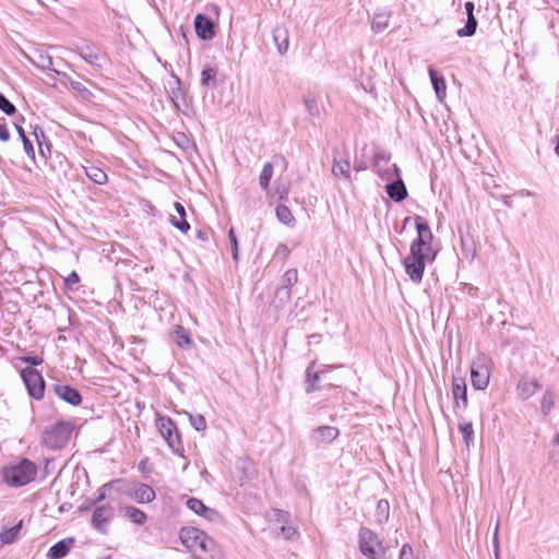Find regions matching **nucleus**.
<instances>
[{"label": "nucleus", "mask_w": 559, "mask_h": 559, "mask_svg": "<svg viewBox=\"0 0 559 559\" xmlns=\"http://www.w3.org/2000/svg\"><path fill=\"white\" fill-rule=\"evenodd\" d=\"M415 226L417 239L413 242L404 265L411 280H421L426 262L432 261L436 252L431 248L432 233L427 222L420 216H415Z\"/></svg>", "instance_id": "obj_1"}, {"label": "nucleus", "mask_w": 559, "mask_h": 559, "mask_svg": "<svg viewBox=\"0 0 559 559\" xmlns=\"http://www.w3.org/2000/svg\"><path fill=\"white\" fill-rule=\"evenodd\" d=\"M37 472L35 463L28 459H21L3 466L1 475L8 486L19 488L35 480Z\"/></svg>", "instance_id": "obj_2"}, {"label": "nucleus", "mask_w": 559, "mask_h": 559, "mask_svg": "<svg viewBox=\"0 0 559 559\" xmlns=\"http://www.w3.org/2000/svg\"><path fill=\"white\" fill-rule=\"evenodd\" d=\"M179 537L181 543L197 558H202L206 555L212 556L215 550L216 545L213 538L195 527L182 528Z\"/></svg>", "instance_id": "obj_3"}, {"label": "nucleus", "mask_w": 559, "mask_h": 559, "mask_svg": "<svg viewBox=\"0 0 559 559\" xmlns=\"http://www.w3.org/2000/svg\"><path fill=\"white\" fill-rule=\"evenodd\" d=\"M72 430L71 423L59 420L41 432V444L51 450H60L68 444Z\"/></svg>", "instance_id": "obj_4"}, {"label": "nucleus", "mask_w": 559, "mask_h": 559, "mask_svg": "<svg viewBox=\"0 0 559 559\" xmlns=\"http://www.w3.org/2000/svg\"><path fill=\"white\" fill-rule=\"evenodd\" d=\"M156 425L169 449L175 454L183 456L182 440L176 424L169 417L159 416Z\"/></svg>", "instance_id": "obj_5"}, {"label": "nucleus", "mask_w": 559, "mask_h": 559, "mask_svg": "<svg viewBox=\"0 0 559 559\" xmlns=\"http://www.w3.org/2000/svg\"><path fill=\"white\" fill-rule=\"evenodd\" d=\"M492 361L486 355L477 356L471 365V382L475 390H485L490 380Z\"/></svg>", "instance_id": "obj_6"}, {"label": "nucleus", "mask_w": 559, "mask_h": 559, "mask_svg": "<svg viewBox=\"0 0 559 559\" xmlns=\"http://www.w3.org/2000/svg\"><path fill=\"white\" fill-rule=\"evenodd\" d=\"M117 491L142 504L152 502L156 497L155 490L150 485L124 479H121V487H118Z\"/></svg>", "instance_id": "obj_7"}, {"label": "nucleus", "mask_w": 559, "mask_h": 559, "mask_svg": "<svg viewBox=\"0 0 559 559\" xmlns=\"http://www.w3.org/2000/svg\"><path fill=\"white\" fill-rule=\"evenodd\" d=\"M358 537L359 549L365 557L369 558L374 555H384L382 542L373 531L368 527H361Z\"/></svg>", "instance_id": "obj_8"}, {"label": "nucleus", "mask_w": 559, "mask_h": 559, "mask_svg": "<svg viewBox=\"0 0 559 559\" xmlns=\"http://www.w3.org/2000/svg\"><path fill=\"white\" fill-rule=\"evenodd\" d=\"M21 377L26 385L28 394L35 400L43 399L45 393V381L43 376L33 367H26L21 371Z\"/></svg>", "instance_id": "obj_9"}, {"label": "nucleus", "mask_w": 559, "mask_h": 559, "mask_svg": "<svg viewBox=\"0 0 559 559\" xmlns=\"http://www.w3.org/2000/svg\"><path fill=\"white\" fill-rule=\"evenodd\" d=\"M390 154L382 151L373 155L372 169L386 181L393 180L394 176L399 177L400 173V168L395 164L390 165Z\"/></svg>", "instance_id": "obj_10"}, {"label": "nucleus", "mask_w": 559, "mask_h": 559, "mask_svg": "<svg viewBox=\"0 0 559 559\" xmlns=\"http://www.w3.org/2000/svg\"><path fill=\"white\" fill-rule=\"evenodd\" d=\"M115 515V509L110 504H103L97 507L92 515V525L93 527L102 534L107 533V527L109 522L112 520Z\"/></svg>", "instance_id": "obj_11"}, {"label": "nucleus", "mask_w": 559, "mask_h": 559, "mask_svg": "<svg viewBox=\"0 0 559 559\" xmlns=\"http://www.w3.org/2000/svg\"><path fill=\"white\" fill-rule=\"evenodd\" d=\"M74 51L80 55V57L93 67H100V60L103 59V53L100 48L91 43H83L81 45H75Z\"/></svg>", "instance_id": "obj_12"}, {"label": "nucleus", "mask_w": 559, "mask_h": 559, "mask_svg": "<svg viewBox=\"0 0 559 559\" xmlns=\"http://www.w3.org/2000/svg\"><path fill=\"white\" fill-rule=\"evenodd\" d=\"M187 507L195 514L201 515L205 520L217 523L222 521V516L215 509L206 507L201 500L190 498L187 500Z\"/></svg>", "instance_id": "obj_13"}, {"label": "nucleus", "mask_w": 559, "mask_h": 559, "mask_svg": "<svg viewBox=\"0 0 559 559\" xmlns=\"http://www.w3.org/2000/svg\"><path fill=\"white\" fill-rule=\"evenodd\" d=\"M340 435V431L336 427L333 426H319L313 429L311 433V440L316 443V445L330 444L334 441Z\"/></svg>", "instance_id": "obj_14"}, {"label": "nucleus", "mask_w": 559, "mask_h": 559, "mask_svg": "<svg viewBox=\"0 0 559 559\" xmlns=\"http://www.w3.org/2000/svg\"><path fill=\"white\" fill-rule=\"evenodd\" d=\"M194 28L197 35L203 40H210L215 36L213 22L203 14H198L195 16Z\"/></svg>", "instance_id": "obj_15"}, {"label": "nucleus", "mask_w": 559, "mask_h": 559, "mask_svg": "<svg viewBox=\"0 0 559 559\" xmlns=\"http://www.w3.org/2000/svg\"><path fill=\"white\" fill-rule=\"evenodd\" d=\"M452 395L457 408L467 407V386L464 378H453Z\"/></svg>", "instance_id": "obj_16"}, {"label": "nucleus", "mask_w": 559, "mask_h": 559, "mask_svg": "<svg viewBox=\"0 0 559 559\" xmlns=\"http://www.w3.org/2000/svg\"><path fill=\"white\" fill-rule=\"evenodd\" d=\"M53 391L58 397L63 400L64 402L71 404V405H79L82 401L81 394L79 391L72 386L63 385V384H56L53 386Z\"/></svg>", "instance_id": "obj_17"}, {"label": "nucleus", "mask_w": 559, "mask_h": 559, "mask_svg": "<svg viewBox=\"0 0 559 559\" xmlns=\"http://www.w3.org/2000/svg\"><path fill=\"white\" fill-rule=\"evenodd\" d=\"M314 366H316V362L312 361L306 370V392L307 393H312V392L319 390L320 388L317 385V383L320 381L321 376L325 371L333 368L331 366H326L324 369L316 371Z\"/></svg>", "instance_id": "obj_18"}, {"label": "nucleus", "mask_w": 559, "mask_h": 559, "mask_svg": "<svg viewBox=\"0 0 559 559\" xmlns=\"http://www.w3.org/2000/svg\"><path fill=\"white\" fill-rule=\"evenodd\" d=\"M332 174H333V176H335L337 178L342 177V178L350 181L349 158L347 156L337 157L336 154L334 153Z\"/></svg>", "instance_id": "obj_19"}, {"label": "nucleus", "mask_w": 559, "mask_h": 559, "mask_svg": "<svg viewBox=\"0 0 559 559\" xmlns=\"http://www.w3.org/2000/svg\"><path fill=\"white\" fill-rule=\"evenodd\" d=\"M385 188L388 195L395 202H402L407 197L406 187L400 177L388 183Z\"/></svg>", "instance_id": "obj_20"}, {"label": "nucleus", "mask_w": 559, "mask_h": 559, "mask_svg": "<svg viewBox=\"0 0 559 559\" xmlns=\"http://www.w3.org/2000/svg\"><path fill=\"white\" fill-rule=\"evenodd\" d=\"M428 73L433 86V90L439 99H442L445 96V82L442 75H440L432 67H429Z\"/></svg>", "instance_id": "obj_21"}, {"label": "nucleus", "mask_w": 559, "mask_h": 559, "mask_svg": "<svg viewBox=\"0 0 559 559\" xmlns=\"http://www.w3.org/2000/svg\"><path fill=\"white\" fill-rule=\"evenodd\" d=\"M72 544V539L66 540L62 539L51 546L48 550V556L52 559H61L68 555L70 551V547Z\"/></svg>", "instance_id": "obj_22"}, {"label": "nucleus", "mask_w": 559, "mask_h": 559, "mask_svg": "<svg viewBox=\"0 0 559 559\" xmlns=\"http://www.w3.org/2000/svg\"><path fill=\"white\" fill-rule=\"evenodd\" d=\"M391 14L388 12H378L373 14L371 28L373 32L380 33L386 29L390 25Z\"/></svg>", "instance_id": "obj_23"}, {"label": "nucleus", "mask_w": 559, "mask_h": 559, "mask_svg": "<svg viewBox=\"0 0 559 559\" xmlns=\"http://www.w3.org/2000/svg\"><path fill=\"white\" fill-rule=\"evenodd\" d=\"M84 174L97 185H105L108 180L107 174L97 166L84 167Z\"/></svg>", "instance_id": "obj_24"}, {"label": "nucleus", "mask_w": 559, "mask_h": 559, "mask_svg": "<svg viewBox=\"0 0 559 559\" xmlns=\"http://www.w3.org/2000/svg\"><path fill=\"white\" fill-rule=\"evenodd\" d=\"M217 69L209 67L201 72V85L207 88H215L217 86L216 81Z\"/></svg>", "instance_id": "obj_25"}, {"label": "nucleus", "mask_w": 559, "mask_h": 559, "mask_svg": "<svg viewBox=\"0 0 559 559\" xmlns=\"http://www.w3.org/2000/svg\"><path fill=\"white\" fill-rule=\"evenodd\" d=\"M21 527L22 522L10 528H3L0 533V543H2V546L14 543L17 539Z\"/></svg>", "instance_id": "obj_26"}, {"label": "nucleus", "mask_w": 559, "mask_h": 559, "mask_svg": "<svg viewBox=\"0 0 559 559\" xmlns=\"http://www.w3.org/2000/svg\"><path fill=\"white\" fill-rule=\"evenodd\" d=\"M123 511H124V515L131 522H133V523H135L138 525H143L146 522V520H147L146 514L142 510H140V509H138L135 507H132V506L126 507L123 509Z\"/></svg>", "instance_id": "obj_27"}, {"label": "nucleus", "mask_w": 559, "mask_h": 559, "mask_svg": "<svg viewBox=\"0 0 559 559\" xmlns=\"http://www.w3.org/2000/svg\"><path fill=\"white\" fill-rule=\"evenodd\" d=\"M374 516H376V521L380 524H382L389 520L390 504H389L388 500L381 499L378 501Z\"/></svg>", "instance_id": "obj_28"}, {"label": "nucleus", "mask_w": 559, "mask_h": 559, "mask_svg": "<svg viewBox=\"0 0 559 559\" xmlns=\"http://www.w3.org/2000/svg\"><path fill=\"white\" fill-rule=\"evenodd\" d=\"M273 176V164L267 162L263 165L262 171L259 177V185L262 190L267 191L270 180Z\"/></svg>", "instance_id": "obj_29"}, {"label": "nucleus", "mask_w": 559, "mask_h": 559, "mask_svg": "<svg viewBox=\"0 0 559 559\" xmlns=\"http://www.w3.org/2000/svg\"><path fill=\"white\" fill-rule=\"evenodd\" d=\"M274 41L277 46V51L283 55L288 49V37L284 29L276 28L273 33Z\"/></svg>", "instance_id": "obj_30"}, {"label": "nucleus", "mask_w": 559, "mask_h": 559, "mask_svg": "<svg viewBox=\"0 0 559 559\" xmlns=\"http://www.w3.org/2000/svg\"><path fill=\"white\" fill-rule=\"evenodd\" d=\"M477 20L474 15H467L466 24L463 28H460L456 34L459 37L473 36L477 28Z\"/></svg>", "instance_id": "obj_31"}, {"label": "nucleus", "mask_w": 559, "mask_h": 559, "mask_svg": "<svg viewBox=\"0 0 559 559\" xmlns=\"http://www.w3.org/2000/svg\"><path fill=\"white\" fill-rule=\"evenodd\" d=\"M276 217L278 221L285 225H292L295 222V217L293 216L290 210L286 205H277L275 209Z\"/></svg>", "instance_id": "obj_32"}, {"label": "nucleus", "mask_w": 559, "mask_h": 559, "mask_svg": "<svg viewBox=\"0 0 559 559\" xmlns=\"http://www.w3.org/2000/svg\"><path fill=\"white\" fill-rule=\"evenodd\" d=\"M459 430L463 436L464 442L467 447L474 442V429L473 425L469 421H461L459 423Z\"/></svg>", "instance_id": "obj_33"}, {"label": "nucleus", "mask_w": 559, "mask_h": 559, "mask_svg": "<svg viewBox=\"0 0 559 559\" xmlns=\"http://www.w3.org/2000/svg\"><path fill=\"white\" fill-rule=\"evenodd\" d=\"M304 104L307 109V112L311 117L319 118L321 116L320 107L318 105L317 99L313 96H311V95L304 96Z\"/></svg>", "instance_id": "obj_34"}, {"label": "nucleus", "mask_w": 559, "mask_h": 559, "mask_svg": "<svg viewBox=\"0 0 559 559\" xmlns=\"http://www.w3.org/2000/svg\"><path fill=\"white\" fill-rule=\"evenodd\" d=\"M118 487H121V479H115L112 481H109L105 485H103L98 490H97V497L95 499V502H100L103 500L106 499L107 497V492L109 489H115L117 491V488Z\"/></svg>", "instance_id": "obj_35"}, {"label": "nucleus", "mask_w": 559, "mask_h": 559, "mask_svg": "<svg viewBox=\"0 0 559 559\" xmlns=\"http://www.w3.org/2000/svg\"><path fill=\"white\" fill-rule=\"evenodd\" d=\"M14 126H15V129H16V131H17V133H19V135H20V138H21V140L23 142V146H24L25 153L29 157L34 158L35 151H34V146H33L31 140L27 138V135L25 134L24 129L20 124L14 123Z\"/></svg>", "instance_id": "obj_36"}, {"label": "nucleus", "mask_w": 559, "mask_h": 559, "mask_svg": "<svg viewBox=\"0 0 559 559\" xmlns=\"http://www.w3.org/2000/svg\"><path fill=\"white\" fill-rule=\"evenodd\" d=\"M549 461L556 467H559V433H557L550 442Z\"/></svg>", "instance_id": "obj_37"}, {"label": "nucleus", "mask_w": 559, "mask_h": 559, "mask_svg": "<svg viewBox=\"0 0 559 559\" xmlns=\"http://www.w3.org/2000/svg\"><path fill=\"white\" fill-rule=\"evenodd\" d=\"M555 406V395L550 391H546L543 395L540 411L543 415H548Z\"/></svg>", "instance_id": "obj_38"}, {"label": "nucleus", "mask_w": 559, "mask_h": 559, "mask_svg": "<svg viewBox=\"0 0 559 559\" xmlns=\"http://www.w3.org/2000/svg\"><path fill=\"white\" fill-rule=\"evenodd\" d=\"M175 335H176V342L179 346L183 347V346H188L191 344V338L189 336V333L182 328V326H177L176 331H175Z\"/></svg>", "instance_id": "obj_39"}, {"label": "nucleus", "mask_w": 559, "mask_h": 559, "mask_svg": "<svg viewBox=\"0 0 559 559\" xmlns=\"http://www.w3.org/2000/svg\"><path fill=\"white\" fill-rule=\"evenodd\" d=\"M189 421H190L191 426L198 431H202L206 428V420H205L204 416L201 414H198V415L189 414Z\"/></svg>", "instance_id": "obj_40"}, {"label": "nucleus", "mask_w": 559, "mask_h": 559, "mask_svg": "<svg viewBox=\"0 0 559 559\" xmlns=\"http://www.w3.org/2000/svg\"><path fill=\"white\" fill-rule=\"evenodd\" d=\"M0 110L8 116H12L16 111L15 106L3 94H0Z\"/></svg>", "instance_id": "obj_41"}, {"label": "nucleus", "mask_w": 559, "mask_h": 559, "mask_svg": "<svg viewBox=\"0 0 559 559\" xmlns=\"http://www.w3.org/2000/svg\"><path fill=\"white\" fill-rule=\"evenodd\" d=\"M170 223L173 224L174 227H176L177 229L185 234L190 229V224L187 222L186 218L180 217V219H178L176 216H171Z\"/></svg>", "instance_id": "obj_42"}, {"label": "nucleus", "mask_w": 559, "mask_h": 559, "mask_svg": "<svg viewBox=\"0 0 559 559\" xmlns=\"http://www.w3.org/2000/svg\"><path fill=\"white\" fill-rule=\"evenodd\" d=\"M228 237H229L230 245H231L233 259L235 261H237L238 260V241H237V238H236V235H235V231L233 228L229 230Z\"/></svg>", "instance_id": "obj_43"}, {"label": "nucleus", "mask_w": 559, "mask_h": 559, "mask_svg": "<svg viewBox=\"0 0 559 559\" xmlns=\"http://www.w3.org/2000/svg\"><path fill=\"white\" fill-rule=\"evenodd\" d=\"M281 533L286 539H294L298 536V532L294 526L282 525Z\"/></svg>", "instance_id": "obj_44"}, {"label": "nucleus", "mask_w": 559, "mask_h": 559, "mask_svg": "<svg viewBox=\"0 0 559 559\" xmlns=\"http://www.w3.org/2000/svg\"><path fill=\"white\" fill-rule=\"evenodd\" d=\"M399 559H415L413 548L409 544L402 546Z\"/></svg>", "instance_id": "obj_45"}, {"label": "nucleus", "mask_w": 559, "mask_h": 559, "mask_svg": "<svg viewBox=\"0 0 559 559\" xmlns=\"http://www.w3.org/2000/svg\"><path fill=\"white\" fill-rule=\"evenodd\" d=\"M69 84H70V87L80 93V94H85V93H88V90L84 86V84H82L81 82L79 81H74V80H69Z\"/></svg>", "instance_id": "obj_46"}, {"label": "nucleus", "mask_w": 559, "mask_h": 559, "mask_svg": "<svg viewBox=\"0 0 559 559\" xmlns=\"http://www.w3.org/2000/svg\"><path fill=\"white\" fill-rule=\"evenodd\" d=\"M462 250H463V254L466 257V258H469V259H473L475 257V248L474 246H469L467 247L466 245V240L462 238Z\"/></svg>", "instance_id": "obj_47"}, {"label": "nucleus", "mask_w": 559, "mask_h": 559, "mask_svg": "<svg viewBox=\"0 0 559 559\" xmlns=\"http://www.w3.org/2000/svg\"><path fill=\"white\" fill-rule=\"evenodd\" d=\"M22 361L29 364L31 367L38 366L43 362V359L38 356H24L21 358Z\"/></svg>", "instance_id": "obj_48"}, {"label": "nucleus", "mask_w": 559, "mask_h": 559, "mask_svg": "<svg viewBox=\"0 0 559 559\" xmlns=\"http://www.w3.org/2000/svg\"><path fill=\"white\" fill-rule=\"evenodd\" d=\"M275 516L277 522L286 523L288 521L289 514L283 510H276Z\"/></svg>", "instance_id": "obj_49"}, {"label": "nucleus", "mask_w": 559, "mask_h": 559, "mask_svg": "<svg viewBox=\"0 0 559 559\" xmlns=\"http://www.w3.org/2000/svg\"><path fill=\"white\" fill-rule=\"evenodd\" d=\"M10 139V133L5 124L0 123V140L7 142Z\"/></svg>", "instance_id": "obj_50"}, {"label": "nucleus", "mask_w": 559, "mask_h": 559, "mask_svg": "<svg viewBox=\"0 0 559 559\" xmlns=\"http://www.w3.org/2000/svg\"><path fill=\"white\" fill-rule=\"evenodd\" d=\"M498 530H499V522H497L496 524V528H495V533H493V547H495V555H496V558L498 559V550H499V545H498Z\"/></svg>", "instance_id": "obj_51"}, {"label": "nucleus", "mask_w": 559, "mask_h": 559, "mask_svg": "<svg viewBox=\"0 0 559 559\" xmlns=\"http://www.w3.org/2000/svg\"><path fill=\"white\" fill-rule=\"evenodd\" d=\"M174 207H175V211L177 212V214L181 217V218H186V210H185V206L179 203V202H176L174 204Z\"/></svg>", "instance_id": "obj_52"}, {"label": "nucleus", "mask_w": 559, "mask_h": 559, "mask_svg": "<svg viewBox=\"0 0 559 559\" xmlns=\"http://www.w3.org/2000/svg\"><path fill=\"white\" fill-rule=\"evenodd\" d=\"M464 8H465V11H466V15H474V3L472 1H467L465 2L464 4Z\"/></svg>", "instance_id": "obj_53"}, {"label": "nucleus", "mask_w": 559, "mask_h": 559, "mask_svg": "<svg viewBox=\"0 0 559 559\" xmlns=\"http://www.w3.org/2000/svg\"><path fill=\"white\" fill-rule=\"evenodd\" d=\"M79 282H74V281H71V282H63L64 284V289L66 290H72L74 289V286L78 284Z\"/></svg>", "instance_id": "obj_54"}, {"label": "nucleus", "mask_w": 559, "mask_h": 559, "mask_svg": "<svg viewBox=\"0 0 559 559\" xmlns=\"http://www.w3.org/2000/svg\"><path fill=\"white\" fill-rule=\"evenodd\" d=\"M285 276H286V280L287 281H290L292 280V276H296V271H287L285 273Z\"/></svg>", "instance_id": "obj_55"}, {"label": "nucleus", "mask_w": 559, "mask_h": 559, "mask_svg": "<svg viewBox=\"0 0 559 559\" xmlns=\"http://www.w3.org/2000/svg\"><path fill=\"white\" fill-rule=\"evenodd\" d=\"M555 142H556L555 153H556L557 156H559V134L556 135Z\"/></svg>", "instance_id": "obj_56"}, {"label": "nucleus", "mask_w": 559, "mask_h": 559, "mask_svg": "<svg viewBox=\"0 0 559 559\" xmlns=\"http://www.w3.org/2000/svg\"><path fill=\"white\" fill-rule=\"evenodd\" d=\"M366 168H367V167H366L365 165H362V164H356V165L354 166V169H355L356 171H361V170H365Z\"/></svg>", "instance_id": "obj_57"}, {"label": "nucleus", "mask_w": 559, "mask_h": 559, "mask_svg": "<svg viewBox=\"0 0 559 559\" xmlns=\"http://www.w3.org/2000/svg\"><path fill=\"white\" fill-rule=\"evenodd\" d=\"M64 280H80L78 274L75 272H72L68 277Z\"/></svg>", "instance_id": "obj_58"}, {"label": "nucleus", "mask_w": 559, "mask_h": 559, "mask_svg": "<svg viewBox=\"0 0 559 559\" xmlns=\"http://www.w3.org/2000/svg\"><path fill=\"white\" fill-rule=\"evenodd\" d=\"M463 284H464V288H466L468 290V293H471L472 289H474L473 285L467 284V283H463Z\"/></svg>", "instance_id": "obj_59"}, {"label": "nucleus", "mask_w": 559, "mask_h": 559, "mask_svg": "<svg viewBox=\"0 0 559 559\" xmlns=\"http://www.w3.org/2000/svg\"><path fill=\"white\" fill-rule=\"evenodd\" d=\"M131 284H132V290H139L138 282H131Z\"/></svg>", "instance_id": "obj_60"}, {"label": "nucleus", "mask_w": 559, "mask_h": 559, "mask_svg": "<svg viewBox=\"0 0 559 559\" xmlns=\"http://www.w3.org/2000/svg\"><path fill=\"white\" fill-rule=\"evenodd\" d=\"M382 556L383 555H374L372 557H369L368 559H383Z\"/></svg>", "instance_id": "obj_61"}, {"label": "nucleus", "mask_w": 559, "mask_h": 559, "mask_svg": "<svg viewBox=\"0 0 559 559\" xmlns=\"http://www.w3.org/2000/svg\"><path fill=\"white\" fill-rule=\"evenodd\" d=\"M531 384L534 386L535 390L539 389V384L536 381H533Z\"/></svg>", "instance_id": "obj_62"}, {"label": "nucleus", "mask_w": 559, "mask_h": 559, "mask_svg": "<svg viewBox=\"0 0 559 559\" xmlns=\"http://www.w3.org/2000/svg\"><path fill=\"white\" fill-rule=\"evenodd\" d=\"M34 135L36 136L37 141H39V134L37 132V128L34 130Z\"/></svg>", "instance_id": "obj_63"}, {"label": "nucleus", "mask_w": 559, "mask_h": 559, "mask_svg": "<svg viewBox=\"0 0 559 559\" xmlns=\"http://www.w3.org/2000/svg\"><path fill=\"white\" fill-rule=\"evenodd\" d=\"M2 548V543H0V549Z\"/></svg>", "instance_id": "obj_64"}]
</instances>
